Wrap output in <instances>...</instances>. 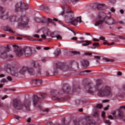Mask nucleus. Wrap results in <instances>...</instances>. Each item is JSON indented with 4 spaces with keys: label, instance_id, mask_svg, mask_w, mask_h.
<instances>
[{
    "label": "nucleus",
    "instance_id": "nucleus-1",
    "mask_svg": "<svg viewBox=\"0 0 125 125\" xmlns=\"http://www.w3.org/2000/svg\"><path fill=\"white\" fill-rule=\"evenodd\" d=\"M64 11L62 13V15L64 16L65 19L67 23H71L73 26H77L79 22L82 23V17H78L74 19V13L70 12V8L66 6L64 7Z\"/></svg>",
    "mask_w": 125,
    "mask_h": 125
},
{
    "label": "nucleus",
    "instance_id": "nucleus-2",
    "mask_svg": "<svg viewBox=\"0 0 125 125\" xmlns=\"http://www.w3.org/2000/svg\"><path fill=\"white\" fill-rule=\"evenodd\" d=\"M94 87L95 90L98 91L99 96H109L112 94L111 87L107 85L97 83Z\"/></svg>",
    "mask_w": 125,
    "mask_h": 125
},
{
    "label": "nucleus",
    "instance_id": "nucleus-3",
    "mask_svg": "<svg viewBox=\"0 0 125 125\" xmlns=\"http://www.w3.org/2000/svg\"><path fill=\"white\" fill-rule=\"evenodd\" d=\"M13 47H15L16 51V55L18 57H20L24 55L26 57L32 56L33 53L32 50L29 47H24L23 48H19L17 45H13Z\"/></svg>",
    "mask_w": 125,
    "mask_h": 125
},
{
    "label": "nucleus",
    "instance_id": "nucleus-4",
    "mask_svg": "<svg viewBox=\"0 0 125 125\" xmlns=\"http://www.w3.org/2000/svg\"><path fill=\"white\" fill-rule=\"evenodd\" d=\"M13 105L17 110H21L23 106V107H25L26 111H29L30 106H31V101H30V100H25L24 101L23 104H22L20 101L17 99H14L13 100Z\"/></svg>",
    "mask_w": 125,
    "mask_h": 125
},
{
    "label": "nucleus",
    "instance_id": "nucleus-5",
    "mask_svg": "<svg viewBox=\"0 0 125 125\" xmlns=\"http://www.w3.org/2000/svg\"><path fill=\"white\" fill-rule=\"evenodd\" d=\"M11 22H16L17 21L19 26L24 27L25 25H27L29 22V19L26 16H21L18 18L17 16H14L10 18Z\"/></svg>",
    "mask_w": 125,
    "mask_h": 125
},
{
    "label": "nucleus",
    "instance_id": "nucleus-6",
    "mask_svg": "<svg viewBox=\"0 0 125 125\" xmlns=\"http://www.w3.org/2000/svg\"><path fill=\"white\" fill-rule=\"evenodd\" d=\"M120 108L113 111L112 114L116 119L123 120V122L125 123V105L120 106Z\"/></svg>",
    "mask_w": 125,
    "mask_h": 125
},
{
    "label": "nucleus",
    "instance_id": "nucleus-7",
    "mask_svg": "<svg viewBox=\"0 0 125 125\" xmlns=\"http://www.w3.org/2000/svg\"><path fill=\"white\" fill-rule=\"evenodd\" d=\"M69 91H70V87H69L67 84H65L63 85L62 88L60 92H58L56 90H52L51 91V94L52 95H57V94L62 95V94H64V93H68Z\"/></svg>",
    "mask_w": 125,
    "mask_h": 125
},
{
    "label": "nucleus",
    "instance_id": "nucleus-8",
    "mask_svg": "<svg viewBox=\"0 0 125 125\" xmlns=\"http://www.w3.org/2000/svg\"><path fill=\"white\" fill-rule=\"evenodd\" d=\"M22 9H23L24 10H27V9H29V6L22 2H20L15 4V11H16V12H18V11H21V10H22Z\"/></svg>",
    "mask_w": 125,
    "mask_h": 125
},
{
    "label": "nucleus",
    "instance_id": "nucleus-9",
    "mask_svg": "<svg viewBox=\"0 0 125 125\" xmlns=\"http://www.w3.org/2000/svg\"><path fill=\"white\" fill-rule=\"evenodd\" d=\"M26 72H28L30 75H33L35 73L33 68H31L27 66L22 67L19 71V73L21 74V75H24Z\"/></svg>",
    "mask_w": 125,
    "mask_h": 125
},
{
    "label": "nucleus",
    "instance_id": "nucleus-10",
    "mask_svg": "<svg viewBox=\"0 0 125 125\" xmlns=\"http://www.w3.org/2000/svg\"><path fill=\"white\" fill-rule=\"evenodd\" d=\"M45 97H46L45 93H41L40 97L34 96L33 98V103L34 106H37V105L40 103L39 99H44Z\"/></svg>",
    "mask_w": 125,
    "mask_h": 125
},
{
    "label": "nucleus",
    "instance_id": "nucleus-11",
    "mask_svg": "<svg viewBox=\"0 0 125 125\" xmlns=\"http://www.w3.org/2000/svg\"><path fill=\"white\" fill-rule=\"evenodd\" d=\"M103 22H104V21L102 20L101 16H98L97 19L95 20L94 25L95 26H97L99 28H100V29H102V28H103Z\"/></svg>",
    "mask_w": 125,
    "mask_h": 125
},
{
    "label": "nucleus",
    "instance_id": "nucleus-12",
    "mask_svg": "<svg viewBox=\"0 0 125 125\" xmlns=\"http://www.w3.org/2000/svg\"><path fill=\"white\" fill-rule=\"evenodd\" d=\"M9 52V48H3L0 50V56L2 58H6L7 57V53Z\"/></svg>",
    "mask_w": 125,
    "mask_h": 125
},
{
    "label": "nucleus",
    "instance_id": "nucleus-13",
    "mask_svg": "<svg viewBox=\"0 0 125 125\" xmlns=\"http://www.w3.org/2000/svg\"><path fill=\"white\" fill-rule=\"evenodd\" d=\"M96 122L94 120H92L91 117H87L85 122H84L83 125H96Z\"/></svg>",
    "mask_w": 125,
    "mask_h": 125
},
{
    "label": "nucleus",
    "instance_id": "nucleus-14",
    "mask_svg": "<svg viewBox=\"0 0 125 125\" xmlns=\"http://www.w3.org/2000/svg\"><path fill=\"white\" fill-rule=\"evenodd\" d=\"M11 76L18 77V69L17 67H10L9 69Z\"/></svg>",
    "mask_w": 125,
    "mask_h": 125
},
{
    "label": "nucleus",
    "instance_id": "nucleus-15",
    "mask_svg": "<svg viewBox=\"0 0 125 125\" xmlns=\"http://www.w3.org/2000/svg\"><path fill=\"white\" fill-rule=\"evenodd\" d=\"M104 23L107 24V25H114V24L116 23V21H115L113 18H105Z\"/></svg>",
    "mask_w": 125,
    "mask_h": 125
},
{
    "label": "nucleus",
    "instance_id": "nucleus-16",
    "mask_svg": "<svg viewBox=\"0 0 125 125\" xmlns=\"http://www.w3.org/2000/svg\"><path fill=\"white\" fill-rule=\"evenodd\" d=\"M57 69H60L63 72H66L68 70V66L64 65L62 64H57L56 65Z\"/></svg>",
    "mask_w": 125,
    "mask_h": 125
},
{
    "label": "nucleus",
    "instance_id": "nucleus-17",
    "mask_svg": "<svg viewBox=\"0 0 125 125\" xmlns=\"http://www.w3.org/2000/svg\"><path fill=\"white\" fill-rule=\"evenodd\" d=\"M85 89L86 90V92L88 93H90L92 94L93 91H92V87H91V84L90 83H86L85 86Z\"/></svg>",
    "mask_w": 125,
    "mask_h": 125
},
{
    "label": "nucleus",
    "instance_id": "nucleus-18",
    "mask_svg": "<svg viewBox=\"0 0 125 125\" xmlns=\"http://www.w3.org/2000/svg\"><path fill=\"white\" fill-rule=\"evenodd\" d=\"M81 63L83 69H86L89 66V62L87 60H83Z\"/></svg>",
    "mask_w": 125,
    "mask_h": 125
},
{
    "label": "nucleus",
    "instance_id": "nucleus-19",
    "mask_svg": "<svg viewBox=\"0 0 125 125\" xmlns=\"http://www.w3.org/2000/svg\"><path fill=\"white\" fill-rule=\"evenodd\" d=\"M32 66H33L34 68H36L37 69L38 74L40 75L41 66V65L39 64V62H35L34 63H32Z\"/></svg>",
    "mask_w": 125,
    "mask_h": 125
},
{
    "label": "nucleus",
    "instance_id": "nucleus-20",
    "mask_svg": "<svg viewBox=\"0 0 125 125\" xmlns=\"http://www.w3.org/2000/svg\"><path fill=\"white\" fill-rule=\"evenodd\" d=\"M78 43H82V46H88V45H89V44H91L92 42L91 41H89L88 40H85L82 42H79Z\"/></svg>",
    "mask_w": 125,
    "mask_h": 125
},
{
    "label": "nucleus",
    "instance_id": "nucleus-21",
    "mask_svg": "<svg viewBox=\"0 0 125 125\" xmlns=\"http://www.w3.org/2000/svg\"><path fill=\"white\" fill-rule=\"evenodd\" d=\"M3 30L5 31V32H10V33H11L12 34H14L15 32L13 30H12V29L9 26H4L3 28Z\"/></svg>",
    "mask_w": 125,
    "mask_h": 125
},
{
    "label": "nucleus",
    "instance_id": "nucleus-22",
    "mask_svg": "<svg viewBox=\"0 0 125 125\" xmlns=\"http://www.w3.org/2000/svg\"><path fill=\"white\" fill-rule=\"evenodd\" d=\"M44 19H45V18H42V19L39 18L38 17H36L35 18V20L36 22H38V23H40L41 22V23H44Z\"/></svg>",
    "mask_w": 125,
    "mask_h": 125
},
{
    "label": "nucleus",
    "instance_id": "nucleus-23",
    "mask_svg": "<svg viewBox=\"0 0 125 125\" xmlns=\"http://www.w3.org/2000/svg\"><path fill=\"white\" fill-rule=\"evenodd\" d=\"M55 57H58L60 54H61V50L59 48L56 49L54 52Z\"/></svg>",
    "mask_w": 125,
    "mask_h": 125
},
{
    "label": "nucleus",
    "instance_id": "nucleus-24",
    "mask_svg": "<svg viewBox=\"0 0 125 125\" xmlns=\"http://www.w3.org/2000/svg\"><path fill=\"white\" fill-rule=\"evenodd\" d=\"M33 82H35V83H36V84H37L38 85H40V84H42V80L37 79H34L33 80Z\"/></svg>",
    "mask_w": 125,
    "mask_h": 125
},
{
    "label": "nucleus",
    "instance_id": "nucleus-25",
    "mask_svg": "<svg viewBox=\"0 0 125 125\" xmlns=\"http://www.w3.org/2000/svg\"><path fill=\"white\" fill-rule=\"evenodd\" d=\"M94 59H96V62H97V63H100V60L101 59V57L99 56H94Z\"/></svg>",
    "mask_w": 125,
    "mask_h": 125
},
{
    "label": "nucleus",
    "instance_id": "nucleus-26",
    "mask_svg": "<svg viewBox=\"0 0 125 125\" xmlns=\"http://www.w3.org/2000/svg\"><path fill=\"white\" fill-rule=\"evenodd\" d=\"M3 13H4V12H2V15L1 16V19H3V20H6L7 18H8V15L7 14L5 15H3Z\"/></svg>",
    "mask_w": 125,
    "mask_h": 125
},
{
    "label": "nucleus",
    "instance_id": "nucleus-27",
    "mask_svg": "<svg viewBox=\"0 0 125 125\" xmlns=\"http://www.w3.org/2000/svg\"><path fill=\"white\" fill-rule=\"evenodd\" d=\"M103 60H104L106 62H114V60L108 59V58H104L103 59Z\"/></svg>",
    "mask_w": 125,
    "mask_h": 125
},
{
    "label": "nucleus",
    "instance_id": "nucleus-28",
    "mask_svg": "<svg viewBox=\"0 0 125 125\" xmlns=\"http://www.w3.org/2000/svg\"><path fill=\"white\" fill-rule=\"evenodd\" d=\"M103 6H104V5L103 4H99L97 6V9L98 10H102V8H103Z\"/></svg>",
    "mask_w": 125,
    "mask_h": 125
},
{
    "label": "nucleus",
    "instance_id": "nucleus-29",
    "mask_svg": "<svg viewBox=\"0 0 125 125\" xmlns=\"http://www.w3.org/2000/svg\"><path fill=\"white\" fill-rule=\"evenodd\" d=\"M52 38H56L57 40H62V37L60 35H57V36H52Z\"/></svg>",
    "mask_w": 125,
    "mask_h": 125
},
{
    "label": "nucleus",
    "instance_id": "nucleus-30",
    "mask_svg": "<svg viewBox=\"0 0 125 125\" xmlns=\"http://www.w3.org/2000/svg\"><path fill=\"white\" fill-rule=\"evenodd\" d=\"M104 123H105L106 125H110L111 124V123L110 122V120H104Z\"/></svg>",
    "mask_w": 125,
    "mask_h": 125
},
{
    "label": "nucleus",
    "instance_id": "nucleus-31",
    "mask_svg": "<svg viewBox=\"0 0 125 125\" xmlns=\"http://www.w3.org/2000/svg\"><path fill=\"white\" fill-rule=\"evenodd\" d=\"M72 53L75 55H80L81 54V52L78 51H72Z\"/></svg>",
    "mask_w": 125,
    "mask_h": 125
},
{
    "label": "nucleus",
    "instance_id": "nucleus-32",
    "mask_svg": "<svg viewBox=\"0 0 125 125\" xmlns=\"http://www.w3.org/2000/svg\"><path fill=\"white\" fill-rule=\"evenodd\" d=\"M99 45V42H95L93 44V46H96L95 47H94V48H97Z\"/></svg>",
    "mask_w": 125,
    "mask_h": 125
},
{
    "label": "nucleus",
    "instance_id": "nucleus-33",
    "mask_svg": "<svg viewBox=\"0 0 125 125\" xmlns=\"http://www.w3.org/2000/svg\"><path fill=\"white\" fill-rule=\"evenodd\" d=\"M97 6H98L97 4L95 3L94 4H93L92 7L93 9H96V8H97Z\"/></svg>",
    "mask_w": 125,
    "mask_h": 125
},
{
    "label": "nucleus",
    "instance_id": "nucleus-34",
    "mask_svg": "<svg viewBox=\"0 0 125 125\" xmlns=\"http://www.w3.org/2000/svg\"><path fill=\"white\" fill-rule=\"evenodd\" d=\"M96 107L99 109H101V108H103V105L101 104H97Z\"/></svg>",
    "mask_w": 125,
    "mask_h": 125
},
{
    "label": "nucleus",
    "instance_id": "nucleus-35",
    "mask_svg": "<svg viewBox=\"0 0 125 125\" xmlns=\"http://www.w3.org/2000/svg\"><path fill=\"white\" fill-rule=\"evenodd\" d=\"M84 55L88 56H91L92 55V53H88V52H85L84 53Z\"/></svg>",
    "mask_w": 125,
    "mask_h": 125
},
{
    "label": "nucleus",
    "instance_id": "nucleus-36",
    "mask_svg": "<svg viewBox=\"0 0 125 125\" xmlns=\"http://www.w3.org/2000/svg\"><path fill=\"white\" fill-rule=\"evenodd\" d=\"M52 99L53 100H60V98L58 97H53Z\"/></svg>",
    "mask_w": 125,
    "mask_h": 125
},
{
    "label": "nucleus",
    "instance_id": "nucleus-37",
    "mask_svg": "<svg viewBox=\"0 0 125 125\" xmlns=\"http://www.w3.org/2000/svg\"><path fill=\"white\" fill-rule=\"evenodd\" d=\"M100 40H101V41H104V42H106V41L105 40V38L104 37H100Z\"/></svg>",
    "mask_w": 125,
    "mask_h": 125
},
{
    "label": "nucleus",
    "instance_id": "nucleus-38",
    "mask_svg": "<svg viewBox=\"0 0 125 125\" xmlns=\"http://www.w3.org/2000/svg\"><path fill=\"white\" fill-rule=\"evenodd\" d=\"M81 124H82V122L76 121L74 123V125H81Z\"/></svg>",
    "mask_w": 125,
    "mask_h": 125
},
{
    "label": "nucleus",
    "instance_id": "nucleus-39",
    "mask_svg": "<svg viewBox=\"0 0 125 125\" xmlns=\"http://www.w3.org/2000/svg\"><path fill=\"white\" fill-rule=\"evenodd\" d=\"M8 98V96L7 95H4L3 97H1V99L2 100H4V99H6V98Z\"/></svg>",
    "mask_w": 125,
    "mask_h": 125
},
{
    "label": "nucleus",
    "instance_id": "nucleus-40",
    "mask_svg": "<svg viewBox=\"0 0 125 125\" xmlns=\"http://www.w3.org/2000/svg\"><path fill=\"white\" fill-rule=\"evenodd\" d=\"M71 41H77L78 40V37H74L71 38Z\"/></svg>",
    "mask_w": 125,
    "mask_h": 125
},
{
    "label": "nucleus",
    "instance_id": "nucleus-41",
    "mask_svg": "<svg viewBox=\"0 0 125 125\" xmlns=\"http://www.w3.org/2000/svg\"><path fill=\"white\" fill-rule=\"evenodd\" d=\"M105 115H106V113H105V112L104 111H102V117H103V118H105Z\"/></svg>",
    "mask_w": 125,
    "mask_h": 125
},
{
    "label": "nucleus",
    "instance_id": "nucleus-42",
    "mask_svg": "<svg viewBox=\"0 0 125 125\" xmlns=\"http://www.w3.org/2000/svg\"><path fill=\"white\" fill-rule=\"evenodd\" d=\"M78 90H80V88H77L75 89V88H73L72 91H73V92H75L76 91H77Z\"/></svg>",
    "mask_w": 125,
    "mask_h": 125
},
{
    "label": "nucleus",
    "instance_id": "nucleus-43",
    "mask_svg": "<svg viewBox=\"0 0 125 125\" xmlns=\"http://www.w3.org/2000/svg\"><path fill=\"white\" fill-rule=\"evenodd\" d=\"M7 80H8V81H10V82H11V81H12V78H11L10 76H8L7 77Z\"/></svg>",
    "mask_w": 125,
    "mask_h": 125
},
{
    "label": "nucleus",
    "instance_id": "nucleus-44",
    "mask_svg": "<svg viewBox=\"0 0 125 125\" xmlns=\"http://www.w3.org/2000/svg\"><path fill=\"white\" fill-rule=\"evenodd\" d=\"M1 83H7V80L6 79H3L1 80Z\"/></svg>",
    "mask_w": 125,
    "mask_h": 125
},
{
    "label": "nucleus",
    "instance_id": "nucleus-45",
    "mask_svg": "<svg viewBox=\"0 0 125 125\" xmlns=\"http://www.w3.org/2000/svg\"><path fill=\"white\" fill-rule=\"evenodd\" d=\"M44 20H47V21H48L50 22H51L52 21V20L50 18H47V19H45Z\"/></svg>",
    "mask_w": 125,
    "mask_h": 125
},
{
    "label": "nucleus",
    "instance_id": "nucleus-46",
    "mask_svg": "<svg viewBox=\"0 0 125 125\" xmlns=\"http://www.w3.org/2000/svg\"><path fill=\"white\" fill-rule=\"evenodd\" d=\"M45 61H46V57H43L42 58V62H43V63H44V62H45Z\"/></svg>",
    "mask_w": 125,
    "mask_h": 125
},
{
    "label": "nucleus",
    "instance_id": "nucleus-47",
    "mask_svg": "<svg viewBox=\"0 0 125 125\" xmlns=\"http://www.w3.org/2000/svg\"><path fill=\"white\" fill-rule=\"evenodd\" d=\"M33 37L34 38H37V39H40V35H38V34H35Z\"/></svg>",
    "mask_w": 125,
    "mask_h": 125
},
{
    "label": "nucleus",
    "instance_id": "nucleus-48",
    "mask_svg": "<svg viewBox=\"0 0 125 125\" xmlns=\"http://www.w3.org/2000/svg\"><path fill=\"white\" fill-rule=\"evenodd\" d=\"M92 41L93 42H99L100 40L96 38H93Z\"/></svg>",
    "mask_w": 125,
    "mask_h": 125
},
{
    "label": "nucleus",
    "instance_id": "nucleus-49",
    "mask_svg": "<svg viewBox=\"0 0 125 125\" xmlns=\"http://www.w3.org/2000/svg\"><path fill=\"white\" fill-rule=\"evenodd\" d=\"M107 45H113V44H115V43L114 42H111V43H109V42H106Z\"/></svg>",
    "mask_w": 125,
    "mask_h": 125
},
{
    "label": "nucleus",
    "instance_id": "nucleus-50",
    "mask_svg": "<svg viewBox=\"0 0 125 125\" xmlns=\"http://www.w3.org/2000/svg\"><path fill=\"white\" fill-rule=\"evenodd\" d=\"M41 37L42 38V39H44V40H45V39H46V36L44 34L42 35Z\"/></svg>",
    "mask_w": 125,
    "mask_h": 125
},
{
    "label": "nucleus",
    "instance_id": "nucleus-51",
    "mask_svg": "<svg viewBox=\"0 0 125 125\" xmlns=\"http://www.w3.org/2000/svg\"><path fill=\"white\" fill-rule=\"evenodd\" d=\"M110 100H103L102 102L103 103H106V102H109Z\"/></svg>",
    "mask_w": 125,
    "mask_h": 125
},
{
    "label": "nucleus",
    "instance_id": "nucleus-52",
    "mask_svg": "<svg viewBox=\"0 0 125 125\" xmlns=\"http://www.w3.org/2000/svg\"><path fill=\"white\" fill-rule=\"evenodd\" d=\"M108 119H110V120H114V118L112 115H109L108 116Z\"/></svg>",
    "mask_w": 125,
    "mask_h": 125
},
{
    "label": "nucleus",
    "instance_id": "nucleus-53",
    "mask_svg": "<svg viewBox=\"0 0 125 125\" xmlns=\"http://www.w3.org/2000/svg\"><path fill=\"white\" fill-rule=\"evenodd\" d=\"M44 50H48L49 49H50V48L49 47H45L43 48Z\"/></svg>",
    "mask_w": 125,
    "mask_h": 125
},
{
    "label": "nucleus",
    "instance_id": "nucleus-54",
    "mask_svg": "<svg viewBox=\"0 0 125 125\" xmlns=\"http://www.w3.org/2000/svg\"><path fill=\"white\" fill-rule=\"evenodd\" d=\"M109 107H110V105H107V107H104V111H107V110H108V109H109Z\"/></svg>",
    "mask_w": 125,
    "mask_h": 125
},
{
    "label": "nucleus",
    "instance_id": "nucleus-55",
    "mask_svg": "<svg viewBox=\"0 0 125 125\" xmlns=\"http://www.w3.org/2000/svg\"><path fill=\"white\" fill-rule=\"evenodd\" d=\"M122 89L123 91H125V83L122 85Z\"/></svg>",
    "mask_w": 125,
    "mask_h": 125
},
{
    "label": "nucleus",
    "instance_id": "nucleus-56",
    "mask_svg": "<svg viewBox=\"0 0 125 125\" xmlns=\"http://www.w3.org/2000/svg\"><path fill=\"white\" fill-rule=\"evenodd\" d=\"M49 111V109L48 108H46V109L43 110V112H45L46 113L48 112Z\"/></svg>",
    "mask_w": 125,
    "mask_h": 125
},
{
    "label": "nucleus",
    "instance_id": "nucleus-57",
    "mask_svg": "<svg viewBox=\"0 0 125 125\" xmlns=\"http://www.w3.org/2000/svg\"><path fill=\"white\" fill-rule=\"evenodd\" d=\"M75 103H76L77 105H79L80 104V101L77 100L75 101Z\"/></svg>",
    "mask_w": 125,
    "mask_h": 125
},
{
    "label": "nucleus",
    "instance_id": "nucleus-58",
    "mask_svg": "<svg viewBox=\"0 0 125 125\" xmlns=\"http://www.w3.org/2000/svg\"><path fill=\"white\" fill-rule=\"evenodd\" d=\"M110 11H111V12H115V10L114 9V8H110Z\"/></svg>",
    "mask_w": 125,
    "mask_h": 125
},
{
    "label": "nucleus",
    "instance_id": "nucleus-59",
    "mask_svg": "<svg viewBox=\"0 0 125 125\" xmlns=\"http://www.w3.org/2000/svg\"><path fill=\"white\" fill-rule=\"evenodd\" d=\"M120 13H121V14H124V13H125V12L124 11V10H123V9H121L120 10Z\"/></svg>",
    "mask_w": 125,
    "mask_h": 125
},
{
    "label": "nucleus",
    "instance_id": "nucleus-60",
    "mask_svg": "<svg viewBox=\"0 0 125 125\" xmlns=\"http://www.w3.org/2000/svg\"><path fill=\"white\" fill-rule=\"evenodd\" d=\"M117 75H118V76H122V72H121L120 71H119V72H117Z\"/></svg>",
    "mask_w": 125,
    "mask_h": 125
},
{
    "label": "nucleus",
    "instance_id": "nucleus-61",
    "mask_svg": "<svg viewBox=\"0 0 125 125\" xmlns=\"http://www.w3.org/2000/svg\"><path fill=\"white\" fill-rule=\"evenodd\" d=\"M0 107H4V105L2 103L0 102Z\"/></svg>",
    "mask_w": 125,
    "mask_h": 125
},
{
    "label": "nucleus",
    "instance_id": "nucleus-62",
    "mask_svg": "<svg viewBox=\"0 0 125 125\" xmlns=\"http://www.w3.org/2000/svg\"><path fill=\"white\" fill-rule=\"evenodd\" d=\"M119 23L122 24V25H124L125 24V22L123 21H119Z\"/></svg>",
    "mask_w": 125,
    "mask_h": 125
},
{
    "label": "nucleus",
    "instance_id": "nucleus-63",
    "mask_svg": "<svg viewBox=\"0 0 125 125\" xmlns=\"http://www.w3.org/2000/svg\"><path fill=\"white\" fill-rule=\"evenodd\" d=\"M5 37V34H1L0 35V38H4Z\"/></svg>",
    "mask_w": 125,
    "mask_h": 125
},
{
    "label": "nucleus",
    "instance_id": "nucleus-64",
    "mask_svg": "<svg viewBox=\"0 0 125 125\" xmlns=\"http://www.w3.org/2000/svg\"><path fill=\"white\" fill-rule=\"evenodd\" d=\"M36 48L38 50H40V49H42V48H41V47H40V46L36 47Z\"/></svg>",
    "mask_w": 125,
    "mask_h": 125
}]
</instances>
